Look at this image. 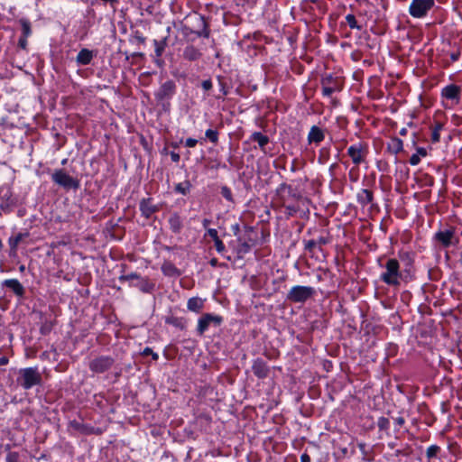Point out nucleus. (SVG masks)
Listing matches in <instances>:
<instances>
[{"label":"nucleus","instance_id":"3","mask_svg":"<svg viewBox=\"0 0 462 462\" xmlns=\"http://www.w3.org/2000/svg\"><path fill=\"white\" fill-rule=\"evenodd\" d=\"M177 86L174 80L169 79L162 83L158 90L154 93L155 100L158 104H162L163 110L170 109V100L176 94Z\"/></svg>","mask_w":462,"mask_h":462},{"label":"nucleus","instance_id":"63","mask_svg":"<svg viewBox=\"0 0 462 462\" xmlns=\"http://www.w3.org/2000/svg\"><path fill=\"white\" fill-rule=\"evenodd\" d=\"M310 457L307 453H303L300 456V462H310Z\"/></svg>","mask_w":462,"mask_h":462},{"label":"nucleus","instance_id":"16","mask_svg":"<svg viewBox=\"0 0 462 462\" xmlns=\"http://www.w3.org/2000/svg\"><path fill=\"white\" fill-rule=\"evenodd\" d=\"M455 237V228L450 227L447 230H439L434 235V240L440 244L444 248L449 247L453 245Z\"/></svg>","mask_w":462,"mask_h":462},{"label":"nucleus","instance_id":"23","mask_svg":"<svg viewBox=\"0 0 462 462\" xmlns=\"http://www.w3.org/2000/svg\"><path fill=\"white\" fill-rule=\"evenodd\" d=\"M460 87L455 84L446 86L442 91L441 96L449 100H459L460 97Z\"/></svg>","mask_w":462,"mask_h":462},{"label":"nucleus","instance_id":"15","mask_svg":"<svg viewBox=\"0 0 462 462\" xmlns=\"http://www.w3.org/2000/svg\"><path fill=\"white\" fill-rule=\"evenodd\" d=\"M366 151L363 143L351 145L347 149V155L351 158L352 162L356 165H359L365 161Z\"/></svg>","mask_w":462,"mask_h":462},{"label":"nucleus","instance_id":"26","mask_svg":"<svg viewBox=\"0 0 462 462\" xmlns=\"http://www.w3.org/2000/svg\"><path fill=\"white\" fill-rule=\"evenodd\" d=\"M183 59L189 61L199 60L202 57V52L194 45H188L183 50Z\"/></svg>","mask_w":462,"mask_h":462},{"label":"nucleus","instance_id":"8","mask_svg":"<svg viewBox=\"0 0 462 462\" xmlns=\"http://www.w3.org/2000/svg\"><path fill=\"white\" fill-rule=\"evenodd\" d=\"M223 322V318L212 313H204L198 320L197 334L203 336L210 325L217 328Z\"/></svg>","mask_w":462,"mask_h":462},{"label":"nucleus","instance_id":"4","mask_svg":"<svg viewBox=\"0 0 462 462\" xmlns=\"http://www.w3.org/2000/svg\"><path fill=\"white\" fill-rule=\"evenodd\" d=\"M316 293L310 286H293L287 293L286 300L293 303H304Z\"/></svg>","mask_w":462,"mask_h":462},{"label":"nucleus","instance_id":"19","mask_svg":"<svg viewBox=\"0 0 462 462\" xmlns=\"http://www.w3.org/2000/svg\"><path fill=\"white\" fill-rule=\"evenodd\" d=\"M69 427L83 435L100 434V429H95L94 427L79 422L76 420L69 422Z\"/></svg>","mask_w":462,"mask_h":462},{"label":"nucleus","instance_id":"44","mask_svg":"<svg viewBox=\"0 0 462 462\" xmlns=\"http://www.w3.org/2000/svg\"><path fill=\"white\" fill-rule=\"evenodd\" d=\"M218 132L213 129H208L205 133V136L212 143L217 144L218 143Z\"/></svg>","mask_w":462,"mask_h":462},{"label":"nucleus","instance_id":"35","mask_svg":"<svg viewBox=\"0 0 462 462\" xmlns=\"http://www.w3.org/2000/svg\"><path fill=\"white\" fill-rule=\"evenodd\" d=\"M56 321L53 319H49L47 318L42 319V323L40 327V333L42 336L49 335L53 329Z\"/></svg>","mask_w":462,"mask_h":462},{"label":"nucleus","instance_id":"61","mask_svg":"<svg viewBox=\"0 0 462 462\" xmlns=\"http://www.w3.org/2000/svg\"><path fill=\"white\" fill-rule=\"evenodd\" d=\"M324 152V149H321L320 150V154L319 156V163H325L326 160L328 159V155L327 154L326 156L323 154Z\"/></svg>","mask_w":462,"mask_h":462},{"label":"nucleus","instance_id":"54","mask_svg":"<svg viewBox=\"0 0 462 462\" xmlns=\"http://www.w3.org/2000/svg\"><path fill=\"white\" fill-rule=\"evenodd\" d=\"M201 88H203L204 91L206 92H208L209 90L212 89L213 88V84H212V81L210 79H206V80H203L201 82Z\"/></svg>","mask_w":462,"mask_h":462},{"label":"nucleus","instance_id":"58","mask_svg":"<svg viewBox=\"0 0 462 462\" xmlns=\"http://www.w3.org/2000/svg\"><path fill=\"white\" fill-rule=\"evenodd\" d=\"M197 143H198V140H196L194 138H188V139H186V142H185V145L189 148L195 147L197 145Z\"/></svg>","mask_w":462,"mask_h":462},{"label":"nucleus","instance_id":"17","mask_svg":"<svg viewBox=\"0 0 462 462\" xmlns=\"http://www.w3.org/2000/svg\"><path fill=\"white\" fill-rule=\"evenodd\" d=\"M252 246L253 244L250 243V239L245 240L238 236L236 245L233 246V250L236 254V260H243L245 255L251 251Z\"/></svg>","mask_w":462,"mask_h":462},{"label":"nucleus","instance_id":"21","mask_svg":"<svg viewBox=\"0 0 462 462\" xmlns=\"http://www.w3.org/2000/svg\"><path fill=\"white\" fill-rule=\"evenodd\" d=\"M168 223L170 226V229L173 234H180L183 228V219L178 212H173L171 214Z\"/></svg>","mask_w":462,"mask_h":462},{"label":"nucleus","instance_id":"49","mask_svg":"<svg viewBox=\"0 0 462 462\" xmlns=\"http://www.w3.org/2000/svg\"><path fill=\"white\" fill-rule=\"evenodd\" d=\"M140 274H138L137 273H131L129 274H122L119 276V281L121 282H126V281H132V280H136L140 278Z\"/></svg>","mask_w":462,"mask_h":462},{"label":"nucleus","instance_id":"41","mask_svg":"<svg viewBox=\"0 0 462 462\" xmlns=\"http://www.w3.org/2000/svg\"><path fill=\"white\" fill-rule=\"evenodd\" d=\"M444 124L441 122H436L431 133V142L436 143H439L440 140V134L439 132L443 129Z\"/></svg>","mask_w":462,"mask_h":462},{"label":"nucleus","instance_id":"45","mask_svg":"<svg viewBox=\"0 0 462 462\" xmlns=\"http://www.w3.org/2000/svg\"><path fill=\"white\" fill-rule=\"evenodd\" d=\"M377 427L381 431H387L390 428V420L386 417H380L377 420Z\"/></svg>","mask_w":462,"mask_h":462},{"label":"nucleus","instance_id":"18","mask_svg":"<svg viewBox=\"0 0 462 462\" xmlns=\"http://www.w3.org/2000/svg\"><path fill=\"white\" fill-rule=\"evenodd\" d=\"M252 371L257 378L264 379L270 374V367L263 359L256 358L253 363Z\"/></svg>","mask_w":462,"mask_h":462},{"label":"nucleus","instance_id":"25","mask_svg":"<svg viewBox=\"0 0 462 462\" xmlns=\"http://www.w3.org/2000/svg\"><path fill=\"white\" fill-rule=\"evenodd\" d=\"M95 56L94 51L88 50L87 48L81 49L77 57L76 61L78 65L87 66L89 65Z\"/></svg>","mask_w":462,"mask_h":462},{"label":"nucleus","instance_id":"22","mask_svg":"<svg viewBox=\"0 0 462 462\" xmlns=\"http://www.w3.org/2000/svg\"><path fill=\"white\" fill-rule=\"evenodd\" d=\"M132 285L137 287L143 293H152L155 289V282L148 277L140 276V278L137 279V282Z\"/></svg>","mask_w":462,"mask_h":462},{"label":"nucleus","instance_id":"7","mask_svg":"<svg viewBox=\"0 0 462 462\" xmlns=\"http://www.w3.org/2000/svg\"><path fill=\"white\" fill-rule=\"evenodd\" d=\"M435 5V0H412L409 13L413 18H422Z\"/></svg>","mask_w":462,"mask_h":462},{"label":"nucleus","instance_id":"38","mask_svg":"<svg viewBox=\"0 0 462 462\" xmlns=\"http://www.w3.org/2000/svg\"><path fill=\"white\" fill-rule=\"evenodd\" d=\"M167 40H168V37H164L163 39L158 41V40H154L153 41V44H154V47H155V56L157 58H161L165 51V48L167 46Z\"/></svg>","mask_w":462,"mask_h":462},{"label":"nucleus","instance_id":"1","mask_svg":"<svg viewBox=\"0 0 462 462\" xmlns=\"http://www.w3.org/2000/svg\"><path fill=\"white\" fill-rule=\"evenodd\" d=\"M383 266L385 268V272L380 276L383 282L392 287H398L401 282H404V277L401 272V263L397 259L389 258Z\"/></svg>","mask_w":462,"mask_h":462},{"label":"nucleus","instance_id":"14","mask_svg":"<svg viewBox=\"0 0 462 462\" xmlns=\"http://www.w3.org/2000/svg\"><path fill=\"white\" fill-rule=\"evenodd\" d=\"M1 286L8 289L20 300L25 298V288L17 279H6L2 282Z\"/></svg>","mask_w":462,"mask_h":462},{"label":"nucleus","instance_id":"13","mask_svg":"<svg viewBox=\"0 0 462 462\" xmlns=\"http://www.w3.org/2000/svg\"><path fill=\"white\" fill-rule=\"evenodd\" d=\"M277 194L281 198L282 195H285L287 202L291 199L295 201H300L304 199L301 193L295 188H293L291 185L287 184L285 182L280 184V186L277 189Z\"/></svg>","mask_w":462,"mask_h":462},{"label":"nucleus","instance_id":"6","mask_svg":"<svg viewBox=\"0 0 462 462\" xmlns=\"http://www.w3.org/2000/svg\"><path fill=\"white\" fill-rule=\"evenodd\" d=\"M51 180L65 189L76 190L80 186L79 180L69 176L63 169L56 170L51 175Z\"/></svg>","mask_w":462,"mask_h":462},{"label":"nucleus","instance_id":"32","mask_svg":"<svg viewBox=\"0 0 462 462\" xmlns=\"http://www.w3.org/2000/svg\"><path fill=\"white\" fill-rule=\"evenodd\" d=\"M162 272L164 275L170 277L180 275V272L171 262H164L162 265Z\"/></svg>","mask_w":462,"mask_h":462},{"label":"nucleus","instance_id":"48","mask_svg":"<svg viewBox=\"0 0 462 462\" xmlns=\"http://www.w3.org/2000/svg\"><path fill=\"white\" fill-rule=\"evenodd\" d=\"M315 241L317 242V244L319 245V252L323 253L322 246L329 244L331 239L328 236H320L317 239H315Z\"/></svg>","mask_w":462,"mask_h":462},{"label":"nucleus","instance_id":"11","mask_svg":"<svg viewBox=\"0 0 462 462\" xmlns=\"http://www.w3.org/2000/svg\"><path fill=\"white\" fill-rule=\"evenodd\" d=\"M162 204H152V198H143L140 200L139 209L142 217L150 219L151 217L161 210Z\"/></svg>","mask_w":462,"mask_h":462},{"label":"nucleus","instance_id":"29","mask_svg":"<svg viewBox=\"0 0 462 462\" xmlns=\"http://www.w3.org/2000/svg\"><path fill=\"white\" fill-rule=\"evenodd\" d=\"M164 321L166 324L171 325L180 330H185L187 327V319L183 317H175L173 315H169L165 317Z\"/></svg>","mask_w":462,"mask_h":462},{"label":"nucleus","instance_id":"59","mask_svg":"<svg viewBox=\"0 0 462 462\" xmlns=\"http://www.w3.org/2000/svg\"><path fill=\"white\" fill-rule=\"evenodd\" d=\"M170 155H171V161L174 162H179L180 160V156L178 152H170Z\"/></svg>","mask_w":462,"mask_h":462},{"label":"nucleus","instance_id":"12","mask_svg":"<svg viewBox=\"0 0 462 462\" xmlns=\"http://www.w3.org/2000/svg\"><path fill=\"white\" fill-rule=\"evenodd\" d=\"M15 206V199L13 198L12 191L7 187L0 188V209L5 213L12 211Z\"/></svg>","mask_w":462,"mask_h":462},{"label":"nucleus","instance_id":"31","mask_svg":"<svg viewBox=\"0 0 462 462\" xmlns=\"http://www.w3.org/2000/svg\"><path fill=\"white\" fill-rule=\"evenodd\" d=\"M304 251L309 254L310 257H318L319 245L315 241V238L303 239Z\"/></svg>","mask_w":462,"mask_h":462},{"label":"nucleus","instance_id":"33","mask_svg":"<svg viewBox=\"0 0 462 462\" xmlns=\"http://www.w3.org/2000/svg\"><path fill=\"white\" fill-rule=\"evenodd\" d=\"M204 306V301L199 297H192L187 302V308L190 311L199 313Z\"/></svg>","mask_w":462,"mask_h":462},{"label":"nucleus","instance_id":"5","mask_svg":"<svg viewBox=\"0 0 462 462\" xmlns=\"http://www.w3.org/2000/svg\"><path fill=\"white\" fill-rule=\"evenodd\" d=\"M322 94L325 97H330L335 92H340L344 87V80L341 77L328 74L322 77L320 81Z\"/></svg>","mask_w":462,"mask_h":462},{"label":"nucleus","instance_id":"37","mask_svg":"<svg viewBox=\"0 0 462 462\" xmlns=\"http://www.w3.org/2000/svg\"><path fill=\"white\" fill-rule=\"evenodd\" d=\"M192 185L189 180H184L183 182L177 183L174 187V191L176 193L186 196L189 194L191 190Z\"/></svg>","mask_w":462,"mask_h":462},{"label":"nucleus","instance_id":"40","mask_svg":"<svg viewBox=\"0 0 462 462\" xmlns=\"http://www.w3.org/2000/svg\"><path fill=\"white\" fill-rule=\"evenodd\" d=\"M145 41H146V38L138 30L134 31L129 38V42L132 44H136V45L144 44Z\"/></svg>","mask_w":462,"mask_h":462},{"label":"nucleus","instance_id":"55","mask_svg":"<svg viewBox=\"0 0 462 462\" xmlns=\"http://www.w3.org/2000/svg\"><path fill=\"white\" fill-rule=\"evenodd\" d=\"M27 38L28 37H24V36H21L18 40V47L23 49V50H26L27 49V45H28V42H27Z\"/></svg>","mask_w":462,"mask_h":462},{"label":"nucleus","instance_id":"57","mask_svg":"<svg viewBox=\"0 0 462 462\" xmlns=\"http://www.w3.org/2000/svg\"><path fill=\"white\" fill-rule=\"evenodd\" d=\"M410 163L412 165V166H415V165H418L420 162V158L418 154L414 153L411 156L410 158Z\"/></svg>","mask_w":462,"mask_h":462},{"label":"nucleus","instance_id":"64","mask_svg":"<svg viewBox=\"0 0 462 462\" xmlns=\"http://www.w3.org/2000/svg\"><path fill=\"white\" fill-rule=\"evenodd\" d=\"M8 362H9L8 357H6V356L0 357V366L7 365Z\"/></svg>","mask_w":462,"mask_h":462},{"label":"nucleus","instance_id":"50","mask_svg":"<svg viewBox=\"0 0 462 462\" xmlns=\"http://www.w3.org/2000/svg\"><path fill=\"white\" fill-rule=\"evenodd\" d=\"M214 245L218 254H223L226 252V246L220 238L214 241Z\"/></svg>","mask_w":462,"mask_h":462},{"label":"nucleus","instance_id":"46","mask_svg":"<svg viewBox=\"0 0 462 462\" xmlns=\"http://www.w3.org/2000/svg\"><path fill=\"white\" fill-rule=\"evenodd\" d=\"M5 462H23L22 456L19 452L9 451L6 453Z\"/></svg>","mask_w":462,"mask_h":462},{"label":"nucleus","instance_id":"30","mask_svg":"<svg viewBox=\"0 0 462 462\" xmlns=\"http://www.w3.org/2000/svg\"><path fill=\"white\" fill-rule=\"evenodd\" d=\"M29 232L24 233H18L15 236H12L8 239V244L10 246L11 253L15 254L17 251L18 245L21 241H23L24 238L29 236Z\"/></svg>","mask_w":462,"mask_h":462},{"label":"nucleus","instance_id":"27","mask_svg":"<svg viewBox=\"0 0 462 462\" xmlns=\"http://www.w3.org/2000/svg\"><path fill=\"white\" fill-rule=\"evenodd\" d=\"M357 202L362 206L365 207L372 203L374 200V193L372 190L367 189H361L356 196Z\"/></svg>","mask_w":462,"mask_h":462},{"label":"nucleus","instance_id":"24","mask_svg":"<svg viewBox=\"0 0 462 462\" xmlns=\"http://www.w3.org/2000/svg\"><path fill=\"white\" fill-rule=\"evenodd\" d=\"M199 28L197 30H190L191 33L196 34L198 37L208 38L210 35V30L208 23L204 16L197 17Z\"/></svg>","mask_w":462,"mask_h":462},{"label":"nucleus","instance_id":"60","mask_svg":"<svg viewBox=\"0 0 462 462\" xmlns=\"http://www.w3.org/2000/svg\"><path fill=\"white\" fill-rule=\"evenodd\" d=\"M394 422L398 427H402L405 423V420L403 417L400 416L394 419Z\"/></svg>","mask_w":462,"mask_h":462},{"label":"nucleus","instance_id":"9","mask_svg":"<svg viewBox=\"0 0 462 462\" xmlns=\"http://www.w3.org/2000/svg\"><path fill=\"white\" fill-rule=\"evenodd\" d=\"M115 364V359L109 356H99L88 364V368L91 372L96 374H103L108 371Z\"/></svg>","mask_w":462,"mask_h":462},{"label":"nucleus","instance_id":"10","mask_svg":"<svg viewBox=\"0 0 462 462\" xmlns=\"http://www.w3.org/2000/svg\"><path fill=\"white\" fill-rule=\"evenodd\" d=\"M399 258L402 263V275L404 277V282H408L413 279L414 276V260L409 252H402L399 254Z\"/></svg>","mask_w":462,"mask_h":462},{"label":"nucleus","instance_id":"2","mask_svg":"<svg viewBox=\"0 0 462 462\" xmlns=\"http://www.w3.org/2000/svg\"><path fill=\"white\" fill-rule=\"evenodd\" d=\"M42 382V374L37 367H27L20 369L17 383L24 390H29L35 385H40Z\"/></svg>","mask_w":462,"mask_h":462},{"label":"nucleus","instance_id":"53","mask_svg":"<svg viewBox=\"0 0 462 462\" xmlns=\"http://www.w3.org/2000/svg\"><path fill=\"white\" fill-rule=\"evenodd\" d=\"M219 86H220V91L222 92L223 96H226L228 94V88L226 87V82H224L223 78L218 76L217 77Z\"/></svg>","mask_w":462,"mask_h":462},{"label":"nucleus","instance_id":"51","mask_svg":"<svg viewBox=\"0 0 462 462\" xmlns=\"http://www.w3.org/2000/svg\"><path fill=\"white\" fill-rule=\"evenodd\" d=\"M357 447L359 448V449L363 455V459L370 461L371 458L368 457V450L366 449V444L364 442H360L357 444Z\"/></svg>","mask_w":462,"mask_h":462},{"label":"nucleus","instance_id":"39","mask_svg":"<svg viewBox=\"0 0 462 462\" xmlns=\"http://www.w3.org/2000/svg\"><path fill=\"white\" fill-rule=\"evenodd\" d=\"M18 23L21 25L22 35L24 37H29L32 34V24L31 22L27 18L19 19Z\"/></svg>","mask_w":462,"mask_h":462},{"label":"nucleus","instance_id":"52","mask_svg":"<svg viewBox=\"0 0 462 462\" xmlns=\"http://www.w3.org/2000/svg\"><path fill=\"white\" fill-rule=\"evenodd\" d=\"M142 355L144 356H152V360L154 361H157L159 359V356L157 353L153 352V350L151 348V347H145L143 352H142Z\"/></svg>","mask_w":462,"mask_h":462},{"label":"nucleus","instance_id":"47","mask_svg":"<svg viewBox=\"0 0 462 462\" xmlns=\"http://www.w3.org/2000/svg\"><path fill=\"white\" fill-rule=\"evenodd\" d=\"M220 194L222 195L223 198H225L227 201L231 202V203H234V198H233V194H232V190L229 187L227 186H222L221 187V190H220Z\"/></svg>","mask_w":462,"mask_h":462},{"label":"nucleus","instance_id":"28","mask_svg":"<svg viewBox=\"0 0 462 462\" xmlns=\"http://www.w3.org/2000/svg\"><path fill=\"white\" fill-rule=\"evenodd\" d=\"M281 201L282 205L284 208V214L286 216V218L292 217L296 216L300 212V207L295 204H286L287 199L285 195L281 196Z\"/></svg>","mask_w":462,"mask_h":462},{"label":"nucleus","instance_id":"62","mask_svg":"<svg viewBox=\"0 0 462 462\" xmlns=\"http://www.w3.org/2000/svg\"><path fill=\"white\" fill-rule=\"evenodd\" d=\"M416 151H417L416 154H418L419 156L425 157L427 155V151L423 147H417Z\"/></svg>","mask_w":462,"mask_h":462},{"label":"nucleus","instance_id":"56","mask_svg":"<svg viewBox=\"0 0 462 462\" xmlns=\"http://www.w3.org/2000/svg\"><path fill=\"white\" fill-rule=\"evenodd\" d=\"M207 235L210 236L213 239V241L217 240L219 238L217 231L215 228H208L207 230Z\"/></svg>","mask_w":462,"mask_h":462},{"label":"nucleus","instance_id":"34","mask_svg":"<svg viewBox=\"0 0 462 462\" xmlns=\"http://www.w3.org/2000/svg\"><path fill=\"white\" fill-rule=\"evenodd\" d=\"M251 140L257 142L260 149L264 151L265 146L269 143V137L261 132H254L251 135Z\"/></svg>","mask_w":462,"mask_h":462},{"label":"nucleus","instance_id":"36","mask_svg":"<svg viewBox=\"0 0 462 462\" xmlns=\"http://www.w3.org/2000/svg\"><path fill=\"white\" fill-rule=\"evenodd\" d=\"M387 149L390 152L393 154H397L403 149V143L398 137L392 138L391 142L388 143Z\"/></svg>","mask_w":462,"mask_h":462},{"label":"nucleus","instance_id":"42","mask_svg":"<svg viewBox=\"0 0 462 462\" xmlns=\"http://www.w3.org/2000/svg\"><path fill=\"white\" fill-rule=\"evenodd\" d=\"M441 448L438 445H431L426 450V457L429 460V462L432 458H437L439 457V454L440 453Z\"/></svg>","mask_w":462,"mask_h":462},{"label":"nucleus","instance_id":"20","mask_svg":"<svg viewBox=\"0 0 462 462\" xmlns=\"http://www.w3.org/2000/svg\"><path fill=\"white\" fill-rule=\"evenodd\" d=\"M325 139V130L320 128L318 125H312L308 134V143L309 144L315 143L319 145Z\"/></svg>","mask_w":462,"mask_h":462},{"label":"nucleus","instance_id":"43","mask_svg":"<svg viewBox=\"0 0 462 462\" xmlns=\"http://www.w3.org/2000/svg\"><path fill=\"white\" fill-rule=\"evenodd\" d=\"M346 21L351 29L361 30L362 26L357 23L356 18L354 14H349L346 16Z\"/></svg>","mask_w":462,"mask_h":462}]
</instances>
